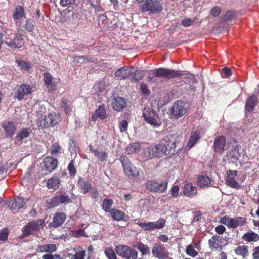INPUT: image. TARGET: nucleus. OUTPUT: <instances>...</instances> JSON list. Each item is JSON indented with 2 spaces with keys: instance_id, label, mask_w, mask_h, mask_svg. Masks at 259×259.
Listing matches in <instances>:
<instances>
[{
  "instance_id": "60",
  "label": "nucleus",
  "mask_w": 259,
  "mask_h": 259,
  "mask_svg": "<svg viewBox=\"0 0 259 259\" xmlns=\"http://www.w3.org/2000/svg\"><path fill=\"white\" fill-rule=\"evenodd\" d=\"M75 0H60V5L62 7H68L74 5Z\"/></svg>"
},
{
  "instance_id": "37",
  "label": "nucleus",
  "mask_w": 259,
  "mask_h": 259,
  "mask_svg": "<svg viewBox=\"0 0 259 259\" xmlns=\"http://www.w3.org/2000/svg\"><path fill=\"white\" fill-rule=\"evenodd\" d=\"M234 251L236 255L245 258L248 255V246L246 245L238 246L235 249Z\"/></svg>"
},
{
  "instance_id": "33",
  "label": "nucleus",
  "mask_w": 259,
  "mask_h": 259,
  "mask_svg": "<svg viewBox=\"0 0 259 259\" xmlns=\"http://www.w3.org/2000/svg\"><path fill=\"white\" fill-rule=\"evenodd\" d=\"M61 108L67 116L71 115L72 112L71 104L67 99L63 98L61 99Z\"/></svg>"
},
{
  "instance_id": "11",
  "label": "nucleus",
  "mask_w": 259,
  "mask_h": 259,
  "mask_svg": "<svg viewBox=\"0 0 259 259\" xmlns=\"http://www.w3.org/2000/svg\"><path fill=\"white\" fill-rule=\"evenodd\" d=\"M4 42L11 48H20L24 44L23 35L20 33H17L12 38L10 35L6 37Z\"/></svg>"
},
{
  "instance_id": "10",
  "label": "nucleus",
  "mask_w": 259,
  "mask_h": 259,
  "mask_svg": "<svg viewBox=\"0 0 259 259\" xmlns=\"http://www.w3.org/2000/svg\"><path fill=\"white\" fill-rule=\"evenodd\" d=\"M61 120L60 114L55 112L49 113L44 118L41 124L39 125L42 128L50 126H54Z\"/></svg>"
},
{
  "instance_id": "46",
  "label": "nucleus",
  "mask_w": 259,
  "mask_h": 259,
  "mask_svg": "<svg viewBox=\"0 0 259 259\" xmlns=\"http://www.w3.org/2000/svg\"><path fill=\"white\" fill-rule=\"evenodd\" d=\"M93 153L95 156H97L98 160L101 162H103L106 160L108 157V154L105 151L99 152L98 150H93Z\"/></svg>"
},
{
  "instance_id": "3",
  "label": "nucleus",
  "mask_w": 259,
  "mask_h": 259,
  "mask_svg": "<svg viewBox=\"0 0 259 259\" xmlns=\"http://www.w3.org/2000/svg\"><path fill=\"white\" fill-rule=\"evenodd\" d=\"M44 219H37L27 223L22 229V233L20 237L23 238L33 235L34 232H38L45 226Z\"/></svg>"
},
{
  "instance_id": "17",
  "label": "nucleus",
  "mask_w": 259,
  "mask_h": 259,
  "mask_svg": "<svg viewBox=\"0 0 259 259\" xmlns=\"http://www.w3.org/2000/svg\"><path fill=\"white\" fill-rule=\"evenodd\" d=\"M42 164L45 170L50 173L53 172L57 168L58 161L56 158L47 156L44 159Z\"/></svg>"
},
{
  "instance_id": "20",
  "label": "nucleus",
  "mask_w": 259,
  "mask_h": 259,
  "mask_svg": "<svg viewBox=\"0 0 259 259\" xmlns=\"http://www.w3.org/2000/svg\"><path fill=\"white\" fill-rule=\"evenodd\" d=\"M66 215L64 213H56L53 218V221L50 223L49 226L57 228L61 226L65 222Z\"/></svg>"
},
{
  "instance_id": "38",
  "label": "nucleus",
  "mask_w": 259,
  "mask_h": 259,
  "mask_svg": "<svg viewBox=\"0 0 259 259\" xmlns=\"http://www.w3.org/2000/svg\"><path fill=\"white\" fill-rule=\"evenodd\" d=\"M73 250L75 251V253H68L67 255L68 257L70 259H85L86 252L84 250H77L76 248H74Z\"/></svg>"
},
{
  "instance_id": "30",
  "label": "nucleus",
  "mask_w": 259,
  "mask_h": 259,
  "mask_svg": "<svg viewBox=\"0 0 259 259\" xmlns=\"http://www.w3.org/2000/svg\"><path fill=\"white\" fill-rule=\"evenodd\" d=\"M96 118L100 119H104L106 118V111L103 105H99L98 109L96 110L95 115L91 117L92 121H95Z\"/></svg>"
},
{
  "instance_id": "27",
  "label": "nucleus",
  "mask_w": 259,
  "mask_h": 259,
  "mask_svg": "<svg viewBox=\"0 0 259 259\" xmlns=\"http://www.w3.org/2000/svg\"><path fill=\"white\" fill-rule=\"evenodd\" d=\"M240 156V153L239 147L238 146H236L230 150L227 155V158L230 162L236 163L237 162Z\"/></svg>"
},
{
  "instance_id": "32",
  "label": "nucleus",
  "mask_w": 259,
  "mask_h": 259,
  "mask_svg": "<svg viewBox=\"0 0 259 259\" xmlns=\"http://www.w3.org/2000/svg\"><path fill=\"white\" fill-rule=\"evenodd\" d=\"M77 185L84 194L88 193L91 189V184L81 178L78 179Z\"/></svg>"
},
{
  "instance_id": "35",
  "label": "nucleus",
  "mask_w": 259,
  "mask_h": 259,
  "mask_svg": "<svg viewBox=\"0 0 259 259\" xmlns=\"http://www.w3.org/2000/svg\"><path fill=\"white\" fill-rule=\"evenodd\" d=\"M211 183V179L208 176H199L197 179V184L201 188L208 187Z\"/></svg>"
},
{
  "instance_id": "59",
  "label": "nucleus",
  "mask_w": 259,
  "mask_h": 259,
  "mask_svg": "<svg viewBox=\"0 0 259 259\" xmlns=\"http://www.w3.org/2000/svg\"><path fill=\"white\" fill-rule=\"evenodd\" d=\"M222 12V9L221 7L218 6H215L213 7L211 11L210 14L214 17L219 16Z\"/></svg>"
},
{
  "instance_id": "25",
  "label": "nucleus",
  "mask_w": 259,
  "mask_h": 259,
  "mask_svg": "<svg viewBox=\"0 0 259 259\" xmlns=\"http://www.w3.org/2000/svg\"><path fill=\"white\" fill-rule=\"evenodd\" d=\"M127 103L122 97H117L113 99L112 103L113 108L118 111H122L126 107Z\"/></svg>"
},
{
  "instance_id": "62",
  "label": "nucleus",
  "mask_w": 259,
  "mask_h": 259,
  "mask_svg": "<svg viewBox=\"0 0 259 259\" xmlns=\"http://www.w3.org/2000/svg\"><path fill=\"white\" fill-rule=\"evenodd\" d=\"M222 76L224 78H227L232 75L231 70L228 67H224L222 69Z\"/></svg>"
},
{
  "instance_id": "41",
  "label": "nucleus",
  "mask_w": 259,
  "mask_h": 259,
  "mask_svg": "<svg viewBox=\"0 0 259 259\" xmlns=\"http://www.w3.org/2000/svg\"><path fill=\"white\" fill-rule=\"evenodd\" d=\"M25 15L24 9L21 6L17 7L13 13V18L15 20L21 19Z\"/></svg>"
},
{
  "instance_id": "22",
  "label": "nucleus",
  "mask_w": 259,
  "mask_h": 259,
  "mask_svg": "<svg viewBox=\"0 0 259 259\" xmlns=\"http://www.w3.org/2000/svg\"><path fill=\"white\" fill-rule=\"evenodd\" d=\"M221 237L218 235L213 236L208 240L209 248L211 250H222L223 248L221 245Z\"/></svg>"
},
{
  "instance_id": "48",
  "label": "nucleus",
  "mask_w": 259,
  "mask_h": 259,
  "mask_svg": "<svg viewBox=\"0 0 259 259\" xmlns=\"http://www.w3.org/2000/svg\"><path fill=\"white\" fill-rule=\"evenodd\" d=\"M16 62L21 69L25 71H28L31 68V64L28 62L17 59L16 60Z\"/></svg>"
},
{
  "instance_id": "12",
  "label": "nucleus",
  "mask_w": 259,
  "mask_h": 259,
  "mask_svg": "<svg viewBox=\"0 0 259 259\" xmlns=\"http://www.w3.org/2000/svg\"><path fill=\"white\" fill-rule=\"evenodd\" d=\"M153 256L158 259H166L169 253L164 245L161 243H156L152 248Z\"/></svg>"
},
{
  "instance_id": "28",
  "label": "nucleus",
  "mask_w": 259,
  "mask_h": 259,
  "mask_svg": "<svg viewBox=\"0 0 259 259\" xmlns=\"http://www.w3.org/2000/svg\"><path fill=\"white\" fill-rule=\"evenodd\" d=\"M32 130L30 128H24L19 131L15 137V142H21L22 140L30 136Z\"/></svg>"
},
{
  "instance_id": "19",
  "label": "nucleus",
  "mask_w": 259,
  "mask_h": 259,
  "mask_svg": "<svg viewBox=\"0 0 259 259\" xmlns=\"http://www.w3.org/2000/svg\"><path fill=\"white\" fill-rule=\"evenodd\" d=\"M228 176L226 179V184L230 187L238 189L240 188V185L236 181L235 177L237 175V171L236 170H229L227 172Z\"/></svg>"
},
{
  "instance_id": "2",
  "label": "nucleus",
  "mask_w": 259,
  "mask_h": 259,
  "mask_svg": "<svg viewBox=\"0 0 259 259\" xmlns=\"http://www.w3.org/2000/svg\"><path fill=\"white\" fill-rule=\"evenodd\" d=\"M153 76H149L148 79L149 81L154 82L155 77H163L167 79H170L174 78L179 77L183 75V74L179 71H175L174 70L159 68L154 71Z\"/></svg>"
},
{
  "instance_id": "9",
  "label": "nucleus",
  "mask_w": 259,
  "mask_h": 259,
  "mask_svg": "<svg viewBox=\"0 0 259 259\" xmlns=\"http://www.w3.org/2000/svg\"><path fill=\"white\" fill-rule=\"evenodd\" d=\"M71 202L69 195L64 193L63 194H58L52 197L48 203L49 208L56 207L62 204H68Z\"/></svg>"
},
{
  "instance_id": "23",
  "label": "nucleus",
  "mask_w": 259,
  "mask_h": 259,
  "mask_svg": "<svg viewBox=\"0 0 259 259\" xmlns=\"http://www.w3.org/2000/svg\"><path fill=\"white\" fill-rule=\"evenodd\" d=\"M258 102L257 98L256 95H252L249 96L246 101L245 106V110L248 112H251L254 110Z\"/></svg>"
},
{
  "instance_id": "31",
  "label": "nucleus",
  "mask_w": 259,
  "mask_h": 259,
  "mask_svg": "<svg viewBox=\"0 0 259 259\" xmlns=\"http://www.w3.org/2000/svg\"><path fill=\"white\" fill-rule=\"evenodd\" d=\"M242 239L248 242H257L259 241V235L253 231H250L244 233L242 237Z\"/></svg>"
},
{
  "instance_id": "16",
  "label": "nucleus",
  "mask_w": 259,
  "mask_h": 259,
  "mask_svg": "<svg viewBox=\"0 0 259 259\" xmlns=\"http://www.w3.org/2000/svg\"><path fill=\"white\" fill-rule=\"evenodd\" d=\"M32 89L28 84H21L17 89V92L15 95V98L19 101H21L25 96L31 94Z\"/></svg>"
},
{
  "instance_id": "21",
  "label": "nucleus",
  "mask_w": 259,
  "mask_h": 259,
  "mask_svg": "<svg viewBox=\"0 0 259 259\" xmlns=\"http://www.w3.org/2000/svg\"><path fill=\"white\" fill-rule=\"evenodd\" d=\"M25 204L24 199L21 197H17L13 200L8 202V206L11 210H19L22 208Z\"/></svg>"
},
{
  "instance_id": "64",
  "label": "nucleus",
  "mask_w": 259,
  "mask_h": 259,
  "mask_svg": "<svg viewBox=\"0 0 259 259\" xmlns=\"http://www.w3.org/2000/svg\"><path fill=\"white\" fill-rule=\"evenodd\" d=\"M43 259H60V255L58 254H51V253L45 254L42 256Z\"/></svg>"
},
{
  "instance_id": "45",
  "label": "nucleus",
  "mask_w": 259,
  "mask_h": 259,
  "mask_svg": "<svg viewBox=\"0 0 259 259\" xmlns=\"http://www.w3.org/2000/svg\"><path fill=\"white\" fill-rule=\"evenodd\" d=\"M140 144L138 143H134L129 145L126 149V153L127 154H132L139 151Z\"/></svg>"
},
{
  "instance_id": "61",
  "label": "nucleus",
  "mask_w": 259,
  "mask_h": 259,
  "mask_svg": "<svg viewBox=\"0 0 259 259\" xmlns=\"http://www.w3.org/2000/svg\"><path fill=\"white\" fill-rule=\"evenodd\" d=\"M128 122L125 120H121L119 124V128L121 132L127 131L128 127Z\"/></svg>"
},
{
  "instance_id": "44",
  "label": "nucleus",
  "mask_w": 259,
  "mask_h": 259,
  "mask_svg": "<svg viewBox=\"0 0 259 259\" xmlns=\"http://www.w3.org/2000/svg\"><path fill=\"white\" fill-rule=\"evenodd\" d=\"M165 220L162 218H160L155 222H151L152 230L163 228L165 226Z\"/></svg>"
},
{
  "instance_id": "6",
  "label": "nucleus",
  "mask_w": 259,
  "mask_h": 259,
  "mask_svg": "<svg viewBox=\"0 0 259 259\" xmlns=\"http://www.w3.org/2000/svg\"><path fill=\"white\" fill-rule=\"evenodd\" d=\"M115 251L117 254L125 259H137L138 258L137 251L125 245H118L115 247Z\"/></svg>"
},
{
  "instance_id": "50",
  "label": "nucleus",
  "mask_w": 259,
  "mask_h": 259,
  "mask_svg": "<svg viewBox=\"0 0 259 259\" xmlns=\"http://www.w3.org/2000/svg\"><path fill=\"white\" fill-rule=\"evenodd\" d=\"M113 201L111 199H104L102 203V208L106 212H110Z\"/></svg>"
},
{
  "instance_id": "56",
  "label": "nucleus",
  "mask_w": 259,
  "mask_h": 259,
  "mask_svg": "<svg viewBox=\"0 0 259 259\" xmlns=\"http://www.w3.org/2000/svg\"><path fill=\"white\" fill-rule=\"evenodd\" d=\"M235 16V12L234 11L229 10L226 12L223 16L222 19L224 21H227L229 20L233 19Z\"/></svg>"
},
{
  "instance_id": "49",
  "label": "nucleus",
  "mask_w": 259,
  "mask_h": 259,
  "mask_svg": "<svg viewBox=\"0 0 259 259\" xmlns=\"http://www.w3.org/2000/svg\"><path fill=\"white\" fill-rule=\"evenodd\" d=\"M141 252L142 255L149 254L150 249L147 245L140 242L138 243L135 246Z\"/></svg>"
},
{
  "instance_id": "58",
  "label": "nucleus",
  "mask_w": 259,
  "mask_h": 259,
  "mask_svg": "<svg viewBox=\"0 0 259 259\" xmlns=\"http://www.w3.org/2000/svg\"><path fill=\"white\" fill-rule=\"evenodd\" d=\"M67 169L70 176L73 177L76 175V169L75 168L74 162L73 160H71L70 161L67 167Z\"/></svg>"
},
{
  "instance_id": "7",
  "label": "nucleus",
  "mask_w": 259,
  "mask_h": 259,
  "mask_svg": "<svg viewBox=\"0 0 259 259\" xmlns=\"http://www.w3.org/2000/svg\"><path fill=\"white\" fill-rule=\"evenodd\" d=\"M220 222L227 225L230 228L235 229L239 226L244 225L246 223V219L242 217L232 218L229 216L225 215L221 218Z\"/></svg>"
},
{
  "instance_id": "4",
  "label": "nucleus",
  "mask_w": 259,
  "mask_h": 259,
  "mask_svg": "<svg viewBox=\"0 0 259 259\" xmlns=\"http://www.w3.org/2000/svg\"><path fill=\"white\" fill-rule=\"evenodd\" d=\"M188 106L187 103L182 100L175 101L171 109V118L178 119L187 113Z\"/></svg>"
},
{
  "instance_id": "34",
  "label": "nucleus",
  "mask_w": 259,
  "mask_h": 259,
  "mask_svg": "<svg viewBox=\"0 0 259 259\" xmlns=\"http://www.w3.org/2000/svg\"><path fill=\"white\" fill-rule=\"evenodd\" d=\"M201 136L197 131L192 133L187 143V147L189 149L193 147L195 144L200 139Z\"/></svg>"
},
{
  "instance_id": "29",
  "label": "nucleus",
  "mask_w": 259,
  "mask_h": 259,
  "mask_svg": "<svg viewBox=\"0 0 259 259\" xmlns=\"http://www.w3.org/2000/svg\"><path fill=\"white\" fill-rule=\"evenodd\" d=\"M61 182V181L60 178L55 175L52 178L48 179L46 186L49 189L55 190L59 188Z\"/></svg>"
},
{
  "instance_id": "47",
  "label": "nucleus",
  "mask_w": 259,
  "mask_h": 259,
  "mask_svg": "<svg viewBox=\"0 0 259 259\" xmlns=\"http://www.w3.org/2000/svg\"><path fill=\"white\" fill-rule=\"evenodd\" d=\"M104 253L108 259H117L115 250L112 247H106L104 249Z\"/></svg>"
},
{
  "instance_id": "13",
  "label": "nucleus",
  "mask_w": 259,
  "mask_h": 259,
  "mask_svg": "<svg viewBox=\"0 0 259 259\" xmlns=\"http://www.w3.org/2000/svg\"><path fill=\"white\" fill-rule=\"evenodd\" d=\"M167 188V182L158 183L155 181H148L146 183V188L152 192L162 193Z\"/></svg>"
},
{
  "instance_id": "15",
  "label": "nucleus",
  "mask_w": 259,
  "mask_h": 259,
  "mask_svg": "<svg viewBox=\"0 0 259 259\" xmlns=\"http://www.w3.org/2000/svg\"><path fill=\"white\" fill-rule=\"evenodd\" d=\"M183 194L187 197H194L198 194L197 187L194 186L192 183L186 181L183 187Z\"/></svg>"
},
{
  "instance_id": "24",
  "label": "nucleus",
  "mask_w": 259,
  "mask_h": 259,
  "mask_svg": "<svg viewBox=\"0 0 259 259\" xmlns=\"http://www.w3.org/2000/svg\"><path fill=\"white\" fill-rule=\"evenodd\" d=\"M131 71L127 66H124L119 68L115 72V77L117 80H125L130 76Z\"/></svg>"
},
{
  "instance_id": "52",
  "label": "nucleus",
  "mask_w": 259,
  "mask_h": 259,
  "mask_svg": "<svg viewBox=\"0 0 259 259\" xmlns=\"http://www.w3.org/2000/svg\"><path fill=\"white\" fill-rule=\"evenodd\" d=\"M107 24L108 19L107 16L103 14H100L99 17V25L101 28H104L107 27Z\"/></svg>"
},
{
  "instance_id": "57",
  "label": "nucleus",
  "mask_w": 259,
  "mask_h": 259,
  "mask_svg": "<svg viewBox=\"0 0 259 259\" xmlns=\"http://www.w3.org/2000/svg\"><path fill=\"white\" fill-rule=\"evenodd\" d=\"M53 77L52 75L49 73L46 72L44 74V81L45 84L47 87H49L52 84Z\"/></svg>"
},
{
  "instance_id": "8",
  "label": "nucleus",
  "mask_w": 259,
  "mask_h": 259,
  "mask_svg": "<svg viewBox=\"0 0 259 259\" xmlns=\"http://www.w3.org/2000/svg\"><path fill=\"white\" fill-rule=\"evenodd\" d=\"M143 117L149 124L154 126H158L160 124L158 122V115L151 108L145 107L143 111Z\"/></svg>"
},
{
  "instance_id": "43",
  "label": "nucleus",
  "mask_w": 259,
  "mask_h": 259,
  "mask_svg": "<svg viewBox=\"0 0 259 259\" xmlns=\"http://www.w3.org/2000/svg\"><path fill=\"white\" fill-rule=\"evenodd\" d=\"M128 165V166H124L123 167L125 174L128 177H134L136 176L138 172L136 169V168L132 166V164Z\"/></svg>"
},
{
  "instance_id": "14",
  "label": "nucleus",
  "mask_w": 259,
  "mask_h": 259,
  "mask_svg": "<svg viewBox=\"0 0 259 259\" xmlns=\"http://www.w3.org/2000/svg\"><path fill=\"white\" fill-rule=\"evenodd\" d=\"M6 138H12L16 131V126L12 121H3L1 124Z\"/></svg>"
},
{
  "instance_id": "1",
  "label": "nucleus",
  "mask_w": 259,
  "mask_h": 259,
  "mask_svg": "<svg viewBox=\"0 0 259 259\" xmlns=\"http://www.w3.org/2000/svg\"><path fill=\"white\" fill-rule=\"evenodd\" d=\"M176 144L171 140L163 139L158 143L150 145L145 151V154L148 158L162 157L169 154L174 149Z\"/></svg>"
},
{
  "instance_id": "39",
  "label": "nucleus",
  "mask_w": 259,
  "mask_h": 259,
  "mask_svg": "<svg viewBox=\"0 0 259 259\" xmlns=\"http://www.w3.org/2000/svg\"><path fill=\"white\" fill-rule=\"evenodd\" d=\"M50 151L53 156H57L62 153V148L58 142H55L52 144Z\"/></svg>"
},
{
  "instance_id": "5",
  "label": "nucleus",
  "mask_w": 259,
  "mask_h": 259,
  "mask_svg": "<svg viewBox=\"0 0 259 259\" xmlns=\"http://www.w3.org/2000/svg\"><path fill=\"white\" fill-rule=\"evenodd\" d=\"M139 9L142 12L150 11L153 14L158 13L163 10L162 3L158 0H146Z\"/></svg>"
},
{
  "instance_id": "18",
  "label": "nucleus",
  "mask_w": 259,
  "mask_h": 259,
  "mask_svg": "<svg viewBox=\"0 0 259 259\" xmlns=\"http://www.w3.org/2000/svg\"><path fill=\"white\" fill-rule=\"evenodd\" d=\"M226 138L223 136H219L215 138L213 144L214 151L222 154L225 150Z\"/></svg>"
},
{
  "instance_id": "36",
  "label": "nucleus",
  "mask_w": 259,
  "mask_h": 259,
  "mask_svg": "<svg viewBox=\"0 0 259 259\" xmlns=\"http://www.w3.org/2000/svg\"><path fill=\"white\" fill-rule=\"evenodd\" d=\"M111 217L115 220L121 221L124 220L126 214L124 212L116 209H112L110 211Z\"/></svg>"
},
{
  "instance_id": "42",
  "label": "nucleus",
  "mask_w": 259,
  "mask_h": 259,
  "mask_svg": "<svg viewBox=\"0 0 259 259\" xmlns=\"http://www.w3.org/2000/svg\"><path fill=\"white\" fill-rule=\"evenodd\" d=\"M128 165V166H124L123 167L125 174L128 177H134L136 176L138 172L136 169V168L132 166V164Z\"/></svg>"
},
{
  "instance_id": "54",
  "label": "nucleus",
  "mask_w": 259,
  "mask_h": 259,
  "mask_svg": "<svg viewBox=\"0 0 259 259\" xmlns=\"http://www.w3.org/2000/svg\"><path fill=\"white\" fill-rule=\"evenodd\" d=\"M136 224L144 231H152L151 222H149L147 223H142L140 222H138Z\"/></svg>"
},
{
  "instance_id": "26",
  "label": "nucleus",
  "mask_w": 259,
  "mask_h": 259,
  "mask_svg": "<svg viewBox=\"0 0 259 259\" xmlns=\"http://www.w3.org/2000/svg\"><path fill=\"white\" fill-rule=\"evenodd\" d=\"M57 246L55 244H48L45 245H38L36 248L37 252H46L52 253L57 251Z\"/></svg>"
},
{
  "instance_id": "55",
  "label": "nucleus",
  "mask_w": 259,
  "mask_h": 259,
  "mask_svg": "<svg viewBox=\"0 0 259 259\" xmlns=\"http://www.w3.org/2000/svg\"><path fill=\"white\" fill-rule=\"evenodd\" d=\"M186 254L191 257H194L198 255V252L194 249L192 245H189L186 249Z\"/></svg>"
},
{
  "instance_id": "40",
  "label": "nucleus",
  "mask_w": 259,
  "mask_h": 259,
  "mask_svg": "<svg viewBox=\"0 0 259 259\" xmlns=\"http://www.w3.org/2000/svg\"><path fill=\"white\" fill-rule=\"evenodd\" d=\"M130 75L132 76L131 80L139 82L143 77V71L135 69L134 71H131Z\"/></svg>"
},
{
  "instance_id": "53",
  "label": "nucleus",
  "mask_w": 259,
  "mask_h": 259,
  "mask_svg": "<svg viewBox=\"0 0 259 259\" xmlns=\"http://www.w3.org/2000/svg\"><path fill=\"white\" fill-rule=\"evenodd\" d=\"M197 20L196 18H185L181 21V24L184 27H189L192 25Z\"/></svg>"
},
{
  "instance_id": "63",
  "label": "nucleus",
  "mask_w": 259,
  "mask_h": 259,
  "mask_svg": "<svg viewBox=\"0 0 259 259\" xmlns=\"http://www.w3.org/2000/svg\"><path fill=\"white\" fill-rule=\"evenodd\" d=\"M8 229H4L0 231V240L6 241L8 239Z\"/></svg>"
},
{
  "instance_id": "51",
  "label": "nucleus",
  "mask_w": 259,
  "mask_h": 259,
  "mask_svg": "<svg viewBox=\"0 0 259 259\" xmlns=\"http://www.w3.org/2000/svg\"><path fill=\"white\" fill-rule=\"evenodd\" d=\"M23 27L26 30L29 32H32L34 29L33 21L29 18L27 19L23 25Z\"/></svg>"
}]
</instances>
